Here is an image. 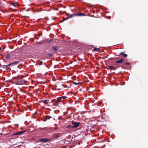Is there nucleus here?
Returning <instances> with one entry per match:
<instances>
[{
	"instance_id": "2eb2a0df",
	"label": "nucleus",
	"mask_w": 148,
	"mask_h": 148,
	"mask_svg": "<svg viewBox=\"0 0 148 148\" xmlns=\"http://www.w3.org/2000/svg\"><path fill=\"white\" fill-rule=\"evenodd\" d=\"M11 4L14 6H15L16 5H18V3H12Z\"/></svg>"
},
{
	"instance_id": "9d476101",
	"label": "nucleus",
	"mask_w": 148,
	"mask_h": 148,
	"mask_svg": "<svg viewBox=\"0 0 148 148\" xmlns=\"http://www.w3.org/2000/svg\"><path fill=\"white\" fill-rule=\"evenodd\" d=\"M7 65H1L0 66L3 68L4 69H6V67H7Z\"/></svg>"
},
{
	"instance_id": "ddd939ff",
	"label": "nucleus",
	"mask_w": 148,
	"mask_h": 148,
	"mask_svg": "<svg viewBox=\"0 0 148 148\" xmlns=\"http://www.w3.org/2000/svg\"><path fill=\"white\" fill-rule=\"evenodd\" d=\"M85 15H86L85 14H84V13H79V14H77V16H84Z\"/></svg>"
},
{
	"instance_id": "f03ea898",
	"label": "nucleus",
	"mask_w": 148,
	"mask_h": 148,
	"mask_svg": "<svg viewBox=\"0 0 148 148\" xmlns=\"http://www.w3.org/2000/svg\"><path fill=\"white\" fill-rule=\"evenodd\" d=\"M72 123L73 125L72 127L74 128H76L78 127L80 124V123L79 122H76L73 121H72Z\"/></svg>"
},
{
	"instance_id": "f704fd0d",
	"label": "nucleus",
	"mask_w": 148,
	"mask_h": 148,
	"mask_svg": "<svg viewBox=\"0 0 148 148\" xmlns=\"http://www.w3.org/2000/svg\"><path fill=\"white\" fill-rule=\"evenodd\" d=\"M55 129L56 130H57V128H55Z\"/></svg>"
},
{
	"instance_id": "20e7f679",
	"label": "nucleus",
	"mask_w": 148,
	"mask_h": 148,
	"mask_svg": "<svg viewBox=\"0 0 148 148\" xmlns=\"http://www.w3.org/2000/svg\"><path fill=\"white\" fill-rule=\"evenodd\" d=\"M114 96L115 102L116 103L117 101L118 98L119 97V92L118 93L116 90L115 91L114 93Z\"/></svg>"
},
{
	"instance_id": "72a5a7b5",
	"label": "nucleus",
	"mask_w": 148,
	"mask_h": 148,
	"mask_svg": "<svg viewBox=\"0 0 148 148\" xmlns=\"http://www.w3.org/2000/svg\"><path fill=\"white\" fill-rule=\"evenodd\" d=\"M42 43L41 42H40L39 43V44H41Z\"/></svg>"
},
{
	"instance_id": "4be33fe9",
	"label": "nucleus",
	"mask_w": 148,
	"mask_h": 148,
	"mask_svg": "<svg viewBox=\"0 0 148 148\" xmlns=\"http://www.w3.org/2000/svg\"><path fill=\"white\" fill-rule=\"evenodd\" d=\"M73 84H74L76 85H77V84H79V83H77V82H73Z\"/></svg>"
},
{
	"instance_id": "412c9836",
	"label": "nucleus",
	"mask_w": 148,
	"mask_h": 148,
	"mask_svg": "<svg viewBox=\"0 0 148 148\" xmlns=\"http://www.w3.org/2000/svg\"><path fill=\"white\" fill-rule=\"evenodd\" d=\"M66 98H67V97L65 96H63V97H60V99H62L63 98L64 99H65Z\"/></svg>"
},
{
	"instance_id": "2f4dec72",
	"label": "nucleus",
	"mask_w": 148,
	"mask_h": 148,
	"mask_svg": "<svg viewBox=\"0 0 148 148\" xmlns=\"http://www.w3.org/2000/svg\"><path fill=\"white\" fill-rule=\"evenodd\" d=\"M110 18H111V16H109V18H109V19H110Z\"/></svg>"
},
{
	"instance_id": "bb28decb",
	"label": "nucleus",
	"mask_w": 148,
	"mask_h": 148,
	"mask_svg": "<svg viewBox=\"0 0 148 148\" xmlns=\"http://www.w3.org/2000/svg\"><path fill=\"white\" fill-rule=\"evenodd\" d=\"M73 15H73V14H71V15L70 16V18H72V17L73 16Z\"/></svg>"
},
{
	"instance_id": "4468645a",
	"label": "nucleus",
	"mask_w": 148,
	"mask_h": 148,
	"mask_svg": "<svg viewBox=\"0 0 148 148\" xmlns=\"http://www.w3.org/2000/svg\"><path fill=\"white\" fill-rule=\"evenodd\" d=\"M51 117H52L51 116H47L45 117V119H49Z\"/></svg>"
},
{
	"instance_id": "423d86ee",
	"label": "nucleus",
	"mask_w": 148,
	"mask_h": 148,
	"mask_svg": "<svg viewBox=\"0 0 148 148\" xmlns=\"http://www.w3.org/2000/svg\"><path fill=\"white\" fill-rule=\"evenodd\" d=\"M20 61H16L12 62L11 63L8 64L7 65L10 66H13L18 64Z\"/></svg>"
},
{
	"instance_id": "a878e982",
	"label": "nucleus",
	"mask_w": 148,
	"mask_h": 148,
	"mask_svg": "<svg viewBox=\"0 0 148 148\" xmlns=\"http://www.w3.org/2000/svg\"><path fill=\"white\" fill-rule=\"evenodd\" d=\"M42 64H43L42 62L41 61L40 62V63L39 64L40 65H41Z\"/></svg>"
},
{
	"instance_id": "393cba45",
	"label": "nucleus",
	"mask_w": 148,
	"mask_h": 148,
	"mask_svg": "<svg viewBox=\"0 0 148 148\" xmlns=\"http://www.w3.org/2000/svg\"><path fill=\"white\" fill-rule=\"evenodd\" d=\"M125 64L127 65H129L130 64L128 62H126L125 63Z\"/></svg>"
},
{
	"instance_id": "1a4fd4ad",
	"label": "nucleus",
	"mask_w": 148,
	"mask_h": 148,
	"mask_svg": "<svg viewBox=\"0 0 148 148\" xmlns=\"http://www.w3.org/2000/svg\"><path fill=\"white\" fill-rule=\"evenodd\" d=\"M121 55L123 56L124 57H126L127 56V55L124 53V52H121Z\"/></svg>"
},
{
	"instance_id": "7ed1b4c3",
	"label": "nucleus",
	"mask_w": 148,
	"mask_h": 148,
	"mask_svg": "<svg viewBox=\"0 0 148 148\" xmlns=\"http://www.w3.org/2000/svg\"><path fill=\"white\" fill-rule=\"evenodd\" d=\"M116 63H120V58L119 55H116L114 58Z\"/></svg>"
},
{
	"instance_id": "c9c22d12",
	"label": "nucleus",
	"mask_w": 148,
	"mask_h": 148,
	"mask_svg": "<svg viewBox=\"0 0 148 148\" xmlns=\"http://www.w3.org/2000/svg\"><path fill=\"white\" fill-rule=\"evenodd\" d=\"M20 129H23V128H21H21H20Z\"/></svg>"
},
{
	"instance_id": "aec40b11",
	"label": "nucleus",
	"mask_w": 148,
	"mask_h": 148,
	"mask_svg": "<svg viewBox=\"0 0 148 148\" xmlns=\"http://www.w3.org/2000/svg\"><path fill=\"white\" fill-rule=\"evenodd\" d=\"M6 58L7 59H9L10 57V55H7L6 56Z\"/></svg>"
},
{
	"instance_id": "6ab92c4d",
	"label": "nucleus",
	"mask_w": 148,
	"mask_h": 148,
	"mask_svg": "<svg viewBox=\"0 0 148 148\" xmlns=\"http://www.w3.org/2000/svg\"><path fill=\"white\" fill-rule=\"evenodd\" d=\"M48 55L50 57H52L53 56L52 54L50 53H49L48 54Z\"/></svg>"
},
{
	"instance_id": "b1692460",
	"label": "nucleus",
	"mask_w": 148,
	"mask_h": 148,
	"mask_svg": "<svg viewBox=\"0 0 148 148\" xmlns=\"http://www.w3.org/2000/svg\"><path fill=\"white\" fill-rule=\"evenodd\" d=\"M69 18H66L65 19L63 20V21H64L65 20H67Z\"/></svg>"
},
{
	"instance_id": "473e14b6",
	"label": "nucleus",
	"mask_w": 148,
	"mask_h": 148,
	"mask_svg": "<svg viewBox=\"0 0 148 148\" xmlns=\"http://www.w3.org/2000/svg\"><path fill=\"white\" fill-rule=\"evenodd\" d=\"M71 125H69V126H68V127H71Z\"/></svg>"
},
{
	"instance_id": "0eeeda50",
	"label": "nucleus",
	"mask_w": 148,
	"mask_h": 148,
	"mask_svg": "<svg viewBox=\"0 0 148 148\" xmlns=\"http://www.w3.org/2000/svg\"><path fill=\"white\" fill-rule=\"evenodd\" d=\"M49 140L48 139L42 138L39 139V141L40 142H47L49 141Z\"/></svg>"
},
{
	"instance_id": "6e6552de",
	"label": "nucleus",
	"mask_w": 148,
	"mask_h": 148,
	"mask_svg": "<svg viewBox=\"0 0 148 148\" xmlns=\"http://www.w3.org/2000/svg\"><path fill=\"white\" fill-rule=\"evenodd\" d=\"M27 131L26 130L24 131H22L20 132H18L15 133L14 135H20L21 134H23L25 132H26Z\"/></svg>"
},
{
	"instance_id": "c756f323",
	"label": "nucleus",
	"mask_w": 148,
	"mask_h": 148,
	"mask_svg": "<svg viewBox=\"0 0 148 148\" xmlns=\"http://www.w3.org/2000/svg\"><path fill=\"white\" fill-rule=\"evenodd\" d=\"M61 86H63V87H65V86H64V84H62Z\"/></svg>"
},
{
	"instance_id": "39448f33",
	"label": "nucleus",
	"mask_w": 148,
	"mask_h": 148,
	"mask_svg": "<svg viewBox=\"0 0 148 148\" xmlns=\"http://www.w3.org/2000/svg\"><path fill=\"white\" fill-rule=\"evenodd\" d=\"M51 103H52V105L53 106L57 105L58 104V103L60 102L59 98L57 100H53L51 101Z\"/></svg>"
},
{
	"instance_id": "f3484780",
	"label": "nucleus",
	"mask_w": 148,
	"mask_h": 148,
	"mask_svg": "<svg viewBox=\"0 0 148 148\" xmlns=\"http://www.w3.org/2000/svg\"><path fill=\"white\" fill-rule=\"evenodd\" d=\"M100 49L99 48H97L95 47L94 48V50L95 51H97Z\"/></svg>"
},
{
	"instance_id": "f8f14e48",
	"label": "nucleus",
	"mask_w": 148,
	"mask_h": 148,
	"mask_svg": "<svg viewBox=\"0 0 148 148\" xmlns=\"http://www.w3.org/2000/svg\"><path fill=\"white\" fill-rule=\"evenodd\" d=\"M109 67L110 70H114V68L112 66H109Z\"/></svg>"
},
{
	"instance_id": "4c0bfd02",
	"label": "nucleus",
	"mask_w": 148,
	"mask_h": 148,
	"mask_svg": "<svg viewBox=\"0 0 148 148\" xmlns=\"http://www.w3.org/2000/svg\"><path fill=\"white\" fill-rule=\"evenodd\" d=\"M66 87H67V86L66 85Z\"/></svg>"
},
{
	"instance_id": "c85d7f7f",
	"label": "nucleus",
	"mask_w": 148,
	"mask_h": 148,
	"mask_svg": "<svg viewBox=\"0 0 148 148\" xmlns=\"http://www.w3.org/2000/svg\"><path fill=\"white\" fill-rule=\"evenodd\" d=\"M119 83H115V86H116V85H119Z\"/></svg>"
},
{
	"instance_id": "5701e85b",
	"label": "nucleus",
	"mask_w": 148,
	"mask_h": 148,
	"mask_svg": "<svg viewBox=\"0 0 148 148\" xmlns=\"http://www.w3.org/2000/svg\"><path fill=\"white\" fill-rule=\"evenodd\" d=\"M53 41V40L52 39H50V40L49 41V43L51 42H52Z\"/></svg>"
},
{
	"instance_id": "cd10ccee",
	"label": "nucleus",
	"mask_w": 148,
	"mask_h": 148,
	"mask_svg": "<svg viewBox=\"0 0 148 148\" xmlns=\"http://www.w3.org/2000/svg\"><path fill=\"white\" fill-rule=\"evenodd\" d=\"M123 61V60L121 58V63H122Z\"/></svg>"
},
{
	"instance_id": "dca6fc26",
	"label": "nucleus",
	"mask_w": 148,
	"mask_h": 148,
	"mask_svg": "<svg viewBox=\"0 0 148 148\" xmlns=\"http://www.w3.org/2000/svg\"><path fill=\"white\" fill-rule=\"evenodd\" d=\"M60 134H57L56 135L55 137L56 138L60 137Z\"/></svg>"
},
{
	"instance_id": "e433bc0d",
	"label": "nucleus",
	"mask_w": 148,
	"mask_h": 148,
	"mask_svg": "<svg viewBox=\"0 0 148 148\" xmlns=\"http://www.w3.org/2000/svg\"><path fill=\"white\" fill-rule=\"evenodd\" d=\"M1 49V47H0V50Z\"/></svg>"
},
{
	"instance_id": "a211bd4d",
	"label": "nucleus",
	"mask_w": 148,
	"mask_h": 148,
	"mask_svg": "<svg viewBox=\"0 0 148 148\" xmlns=\"http://www.w3.org/2000/svg\"><path fill=\"white\" fill-rule=\"evenodd\" d=\"M43 103H44L45 104H46L47 103V101L46 100H42L41 101Z\"/></svg>"
},
{
	"instance_id": "9b49d317",
	"label": "nucleus",
	"mask_w": 148,
	"mask_h": 148,
	"mask_svg": "<svg viewBox=\"0 0 148 148\" xmlns=\"http://www.w3.org/2000/svg\"><path fill=\"white\" fill-rule=\"evenodd\" d=\"M52 49L54 51H56L58 49V47H52Z\"/></svg>"
},
{
	"instance_id": "f257e3e1",
	"label": "nucleus",
	"mask_w": 148,
	"mask_h": 148,
	"mask_svg": "<svg viewBox=\"0 0 148 148\" xmlns=\"http://www.w3.org/2000/svg\"><path fill=\"white\" fill-rule=\"evenodd\" d=\"M23 77L22 76H18L17 79L16 80V85H23L25 83V81L21 80Z\"/></svg>"
},
{
	"instance_id": "7c9ffc66",
	"label": "nucleus",
	"mask_w": 148,
	"mask_h": 148,
	"mask_svg": "<svg viewBox=\"0 0 148 148\" xmlns=\"http://www.w3.org/2000/svg\"><path fill=\"white\" fill-rule=\"evenodd\" d=\"M62 116H61V117H59V118H58V119H60V118H62Z\"/></svg>"
}]
</instances>
